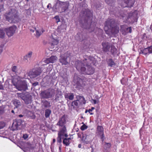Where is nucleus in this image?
<instances>
[{
    "label": "nucleus",
    "mask_w": 152,
    "mask_h": 152,
    "mask_svg": "<svg viewBox=\"0 0 152 152\" xmlns=\"http://www.w3.org/2000/svg\"><path fill=\"white\" fill-rule=\"evenodd\" d=\"M104 29L106 34L110 36L111 34L115 35L118 33L119 28L114 19H108L105 21Z\"/></svg>",
    "instance_id": "f257e3e1"
},
{
    "label": "nucleus",
    "mask_w": 152,
    "mask_h": 152,
    "mask_svg": "<svg viewBox=\"0 0 152 152\" xmlns=\"http://www.w3.org/2000/svg\"><path fill=\"white\" fill-rule=\"evenodd\" d=\"M6 20L10 23H16L18 22L19 16L18 12L14 8L11 9L4 14Z\"/></svg>",
    "instance_id": "f03ea898"
},
{
    "label": "nucleus",
    "mask_w": 152,
    "mask_h": 152,
    "mask_svg": "<svg viewBox=\"0 0 152 152\" xmlns=\"http://www.w3.org/2000/svg\"><path fill=\"white\" fill-rule=\"evenodd\" d=\"M76 68L77 70L80 71L82 74L91 75L94 72V69L93 67L87 63L83 64L80 61L76 64Z\"/></svg>",
    "instance_id": "7ed1b4c3"
},
{
    "label": "nucleus",
    "mask_w": 152,
    "mask_h": 152,
    "mask_svg": "<svg viewBox=\"0 0 152 152\" xmlns=\"http://www.w3.org/2000/svg\"><path fill=\"white\" fill-rule=\"evenodd\" d=\"M12 83L16 88L19 91H25L27 88V85L25 81L18 80L14 78Z\"/></svg>",
    "instance_id": "20e7f679"
},
{
    "label": "nucleus",
    "mask_w": 152,
    "mask_h": 152,
    "mask_svg": "<svg viewBox=\"0 0 152 152\" xmlns=\"http://www.w3.org/2000/svg\"><path fill=\"white\" fill-rule=\"evenodd\" d=\"M55 94L54 89L50 88L41 91L40 96L41 99H48L53 96Z\"/></svg>",
    "instance_id": "39448f33"
},
{
    "label": "nucleus",
    "mask_w": 152,
    "mask_h": 152,
    "mask_svg": "<svg viewBox=\"0 0 152 152\" xmlns=\"http://www.w3.org/2000/svg\"><path fill=\"white\" fill-rule=\"evenodd\" d=\"M42 72V70L41 68H34L28 72V75L31 77L34 78L40 75Z\"/></svg>",
    "instance_id": "423d86ee"
},
{
    "label": "nucleus",
    "mask_w": 152,
    "mask_h": 152,
    "mask_svg": "<svg viewBox=\"0 0 152 152\" xmlns=\"http://www.w3.org/2000/svg\"><path fill=\"white\" fill-rule=\"evenodd\" d=\"M25 123L24 121L20 119L15 120L12 124V128L13 130L18 129V128H20V126L22 127V125Z\"/></svg>",
    "instance_id": "0eeeda50"
},
{
    "label": "nucleus",
    "mask_w": 152,
    "mask_h": 152,
    "mask_svg": "<svg viewBox=\"0 0 152 152\" xmlns=\"http://www.w3.org/2000/svg\"><path fill=\"white\" fill-rule=\"evenodd\" d=\"M17 28V27L13 25L8 28H5L4 30L7 35L9 37H11L15 33Z\"/></svg>",
    "instance_id": "6e6552de"
},
{
    "label": "nucleus",
    "mask_w": 152,
    "mask_h": 152,
    "mask_svg": "<svg viewBox=\"0 0 152 152\" xmlns=\"http://www.w3.org/2000/svg\"><path fill=\"white\" fill-rule=\"evenodd\" d=\"M97 135L100 136L102 142L104 140V128L102 126H98L96 128Z\"/></svg>",
    "instance_id": "1a4fd4ad"
},
{
    "label": "nucleus",
    "mask_w": 152,
    "mask_h": 152,
    "mask_svg": "<svg viewBox=\"0 0 152 152\" xmlns=\"http://www.w3.org/2000/svg\"><path fill=\"white\" fill-rule=\"evenodd\" d=\"M76 88L80 89H83L86 85V82L81 78L78 77L76 83Z\"/></svg>",
    "instance_id": "9d476101"
},
{
    "label": "nucleus",
    "mask_w": 152,
    "mask_h": 152,
    "mask_svg": "<svg viewBox=\"0 0 152 152\" xmlns=\"http://www.w3.org/2000/svg\"><path fill=\"white\" fill-rule=\"evenodd\" d=\"M67 116L65 115H63L59 120V121L57 124V125L60 127H64L66 126L65 124L66 123V119Z\"/></svg>",
    "instance_id": "9b49d317"
},
{
    "label": "nucleus",
    "mask_w": 152,
    "mask_h": 152,
    "mask_svg": "<svg viewBox=\"0 0 152 152\" xmlns=\"http://www.w3.org/2000/svg\"><path fill=\"white\" fill-rule=\"evenodd\" d=\"M121 31L122 34L125 35L128 33L132 32V28L131 27H127L126 26L122 25L121 26Z\"/></svg>",
    "instance_id": "f8f14e48"
},
{
    "label": "nucleus",
    "mask_w": 152,
    "mask_h": 152,
    "mask_svg": "<svg viewBox=\"0 0 152 152\" xmlns=\"http://www.w3.org/2000/svg\"><path fill=\"white\" fill-rule=\"evenodd\" d=\"M67 54L65 53L61 56V58L59 59V61L62 65H67L69 64L68 62L67 61Z\"/></svg>",
    "instance_id": "ddd939ff"
},
{
    "label": "nucleus",
    "mask_w": 152,
    "mask_h": 152,
    "mask_svg": "<svg viewBox=\"0 0 152 152\" xmlns=\"http://www.w3.org/2000/svg\"><path fill=\"white\" fill-rule=\"evenodd\" d=\"M81 14H83V16L87 19H90L91 16H92V14L90 11L88 9H85L81 12Z\"/></svg>",
    "instance_id": "4468645a"
},
{
    "label": "nucleus",
    "mask_w": 152,
    "mask_h": 152,
    "mask_svg": "<svg viewBox=\"0 0 152 152\" xmlns=\"http://www.w3.org/2000/svg\"><path fill=\"white\" fill-rule=\"evenodd\" d=\"M124 3V5L121 4L122 7H131L133 6L134 3L132 0H123L122 3Z\"/></svg>",
    "instance_id": "2eb2a0df"
},
{
    "label": "nucleus",
    "mask_w": 152,
    "mask_h": 152,
    "mask_svg": "<svg viewBox=\"0 0 152 152\" xmlns=\"http://www.w3.org/2000/svg\"><path fill=\"white\" fill-rule=\"evenodd\" d=\"M102 50L104 52L109 51L111 46L110 44L108 42H104L102 43Z\"/></svg>",
    "instance_id": "dca6fc26"
},
{
    "label": "nucleus",
    "mask_w": 152,
    "mask_h": 152,
    "mask_svg": "<svg viewBox=\"0 0 152 152\" xmlns=\"http://www.w3.org/2000/svg\"><path fill=\"white\" fill-rule=\"evenodd\" d=\"M67 129L66 126L62 127L59 131L58 133V135L61 136H65L66 137H67L68 136L66 133Z\"/></svg>",
    "instance_id": "f3484780"
},
{
    "label": "nucleus",
    "mask_w": 152,
    "mask_h": 152,
    "mask_svg": "<svg viewBox=\"0 0 152 152\" xmlns=\"http://www.w3.org/2000/svg\"><path fill=\"white\" fill-rule=\"evenodd\" d=\"M59 4L62 7V10L65 11L68 8L69 3L68 1L65 2L59 1Z\"/></svg>",
    "instance_id": "a211bd4d"
},
{
    "label": "nucleus",
    "mask_w": 152,
    "mask_h": 152,
    "mask_svg": "<svg viewBox=\"0 0 152 152\" xmlns=\"http://www.w3.org/2000/svg\"><path fill=\"white\" fill-rule=\"evenodd\" d=\"M25 97L23 100L26 104H28L31 102V96L29 94L27 93Z\"/></svg>",
    "instance_id": "6ab92c4d"
},
{
    "label": "nucleus",
    "mask_w": 152,
    "mask_h": 152,
    "mask_svg": "<svg viewBox=\"0 0 152 152\" xmlns=\"http://www.w3.org/2000/svg\"><path fill=\"white\" fill-rule=\"evenodd\" d=\"M33 54V52L31 51H29L23 58V60L26 62L28 61V59H30L31 57Z\"/></svg>",
    "instance_id": "aec40b11"
},
{
    "label": "nucleus",
    "mask_w": 152,
    "mask_h": 152,
    "mask_svg": "<svg viewBox=\"0 0 152 152\" xmlns=\"http://www.w3.org/2000/svg\"><path fill=\"white\" fill-rule=\"evenodd\" d=\"M64 97L66 99H69L72 100L74 99V95L73 93H66L64 94Z\"/></svg>",
    "instance_id": "412c9836"
},
{
    "label": "nucleus",
    "mask_w": 152,
    "mask_h": 152,
    "mask_svg": "<svg viewBox=\"0 0 152 152\" xmlns=\"http://www.w3.org/2000/svg\"><path fill=\"white\" fill-rule=\"evenodd\" d=\"M71 140V138L70 137L67 138L65 137L64 138L63 141V143L64 145L66 146L69 145L70 143V140Z\"/></svg>",
    "instance_id": "4be33fe9"
},
{
    "label": "nucleus",
    "mask_w": 152,
    "mask_h": 152,
    "mask_svg": "<svg viewBox=\"0 0 152 152\" xmlns=\"http://www.w3.org/2000/svg\"><path fill=\"white\" fill-rule=\"evenodd\" d=\"M77 99L78 101L80 102V104H85L86 103V100L83 96H78Z\"/></svg>",
    "instance_id": "5701e85b"
},
{
    "label": "nucleus",
    "mask_w": 152,
    "mask_h": 152,
    "mask_svg": "<svg viewBox=\"0 0 152 152\" xmlns=\"http://www.w3.org/2000/svg\"><path fill=\"white\" fill-rule=\"evenodd\" d=\"M88 20H85L84 21V23L83 24H81L82 25V27L83 28L86 29H89L90 26V25L88 23Z\"/></svg>",
    "instance_id": "b1692460"
},
{
    "label": "nucleus",
    "mask_w": 152,
    "mask_h": 152,
    "mask_svg": "<svg viewBox=\"0 0 152 152\" xmlns=\"http://www.w3.org/2000/svg\"><path fill=\"white\" fill-rule=\"evenodd\" d=\"M13 104L15 106V108H18L21 105L20 102L17 99H15L13 101Z\"/></svg>",
    "instance_id": "393cba45"
},
{
    "label": "nucleus",
    "mask_w": 152,
    "mask_h": 152,
    "mask_svg": "<svg viewBox=\"0 0 152 152\" xmlns=\"http://www.w3.org/2000/svg\"><path fill=\"white\" fill-rule=\"evenodd\" d=\"M51 42V47H53L55 45H57L59 41L57 39L53 38Z\"/></svg>",
    "instance_id": "a878e982"
},
{
    "label": "nucleus",
    "mask_w": 152,
    "mask_h": 152,
    "mask_svg": "<svg viewBox=\"0 0 152 152\" xmlns=\"http://www.w3.org/2000/svg\"><path fill=\"white\" fill-rule=\"evenodd\" d=\"M110 52L113 55H114L117 53V49L114 45H111Z\"/></svg>",
    "instance_id": "bb28decb"
},
{
    "label": "nucleus",
    "mask_w": 152,
    "mask_h": 152,
    "mask_svg": "<svg viewBox=\"0 0 152 152\" xmlns=\"http://www.w3.org/2000/svg\"><path fill=\"white\" fill-rule=\"evenodd\" d=\"M51 111L50 110L47 109L45 110V116L46 118H48L50 117Z\"/></svg>",
    "instance_id": "cd10ccee"
},
{
    "label": "nucleus",
    "mask_w": 152,
    "mask_h": 152,
    "mask_svg": "<svg viewBox=\"0 0 152 152\" xmlns=\"http://www.w3.org/2000/svg\"><path fill=\"white\" fill-rule=\"evenodd\" d=\"M77 100H74L72 102L71 105L73 107V108H75L78 107V102Z\"/></svg>",
    "instance_id": "c85d7f7f"
},
{
    "label": "nucleus",
    "mask_w": 152,
    "mask_h": 152,
    "mask_svg": "<svg viewBox=\"0 0 152 152\" xmlns=\"http://www.w3.org/2000/svg\"><path fill=\"white\" fill-rule=\"evenodd\" d=\"M107 63L108 65L111 67H112L113 66L115 65L114 61L112 58H110L108 60Z\"/></svg>",
    "instance_id": "c756f323"
},
{
    "label": "nucleus",
    "mask_w": 152,
    "mask_h": 152,
    "mask_svg": "<svg viewBox=\"0 0 152 152\" xmlns=\"http://www.w3.org/2000/svg\"><path fill=\"white\" fill-rule=\"evenodd\" d=\"M26 94L27 93H17V96L18 97H20L23 100L24 98V97H25V96Z\"/></svg>",
    "instance_id": "7c9ffc66"
},
{
    "label": "nucleus",
    "mask_w": 152,
    "mask_h": 152,
    "mask_svg": "<svg viewBox=\"0 0 152 152\" xmlns=\"http://www.w3.org/2000/svg\"><path fill=\"white\" fill-rule=\"evenodd\" d=\"M36 31V36L37 37H39L42 33L45 31L42 28V32L41 31L39 32L38 30H37L36 28H35Z\"/></svg>",
    "instance_id": "2f4dec72"
},
{
    "label": "nucleus",
    "mask_w": 152,
    "mask_h": 152,
    "mask_svg": "<svg viewBox=\"0 0 152 152\" xmlns=\"http://www.w3.org/2000/svg\"><path fill=\"white\" fill-rule=\"evenodd\" d=\"M51 63H53L55 62L57 59V57L55 56H52L49 58Z\"/></svg>",
    "instance_id": "473e14b6"
},
{
    "label": "nucleus",
    "mask_w": 152,
    "mask_h": 152,
    "mask_svg": "<svg viewBox=\"0 0 152 152\" xmlns=\"http://www.w3.org/2000/svg\"><path fill=\"white\" fill-rule=\"evenodd\" d=\"M43 104L45 107H50V102H49L47 100H45L44 101Z\"/></svg>",
    "instance_id": "72a5a7b5"
},
{
    "label": "nucleus",
    "mask_w": 152,
    "mask_h": 152,
    "mask_svg": "<svg viewBox=\"0 0 152 152\" xmlns=\"http://www.w3.org/2000/svg\"><path fill=\"white\" fill-rule=\"evenodd\" d=\"M104 148L106 149L109 148L111 147V143H110L104 142Z\"/></svg>",
    "instance_id": "f704fd0d"
},
{
    "label": "nucleus",
    "mask_w": 152,
    "mask_h": 152,
    "mask_svg": "<svg viewBox=\"0 0 152 152\" xmlns=\"http://www.w3.org/2000/svg\"><path fill=\"white\" fill-rule=\"evenodd\" d=\"M87 136L86 134H82V140L83 142H87L88 141L86 140Z\"/></svg>",
    "instance_id": "c9c22d12"
},
{
    "label": "nucleus",
    "mask_w": 152,
    "mask_h": 152,
    "mask_svg": "<svg viewBox=\"0 0 152 152\" xmlns=\"http://www.w3.org/2000/svg\"><path fill=\"white\" fill-rule=\"evenodd\" d=\"M152 45L150 46L147 47V50L148 52V53H152Z\"/></svg>",
    "instance_id": "e433bc0d"
},
{
    "label": "nucleus",
    "mask_w": 152,
    "mask_h": 152,
    "mask_svg": "<svg viewBox=\"0 0 152 152\" xmlns=\"http://www.w3.org/2000/svg\"><path fill=\"white\" fill-rule=\"evenodd\" d=\"M5 35V33L3 30L0 29V37L3 38Z\"/></svg>",
    "instance_id": "4c0bfd02"
},
{
    "label": "nucleus",
    "mask_w": 152,
    "mask_h": 152,
    "mask_svg": "<svg viewBox=\"0 0 152 152\" xmlns=\"http://www.w3.org/2000/svg\"><path fill=\"white\" fill-rule=\"evenodd\" d=\"M62 137L58 135V137L57 138V141L58 143H61L62 142L61 139Z\"/></svg>",
    "instance_id": "58836bf2"
},
{
    "label": "nucleus",
    "mask_w": 152,
    "mask_h": 152,
    "mask_svg": "<svg viewBox=\"0 0 152 152\" xmlns=\"http://www.w3.org/2000/svg\"><path fill=\"white\" fill-rule=\"evenodd\" d=\"M5 125L4 122L3 121L0 122V129L3 128Z\"/></svg>",
    "instance_id": "ea45409f"
},
{
    "label": "nucleus",
    "mask_w": 152,
    "mask_h": 152,
    "mask_svg": "<svg viewBox=\"0 0 152 152\" xmlns=\"http://www.w3.org/2000/svg\"><path fill=\"white\" fill-rule=\"evenodd\" d=\"M12 70L13 72L15 73L17 72L18 71L17 67V66H12Z\"/></svg>",
    "instance_id": "a19ab883"
},
{
    "label": "nucleus",
    "mask_w": 152,
    "mask_h": 152,
    "mask_svg": "<svg viewBox=\"0 0 152 152\" xmlns=\"http://www.w3.org/2000/svg\"><path fill=\"white\" fill-rule=\"evenodd\" d=\"M106 3L108 4H110L113 2L114 0H104Z\"/></svg>",
    "instance_id": "79ce46f5"
},
{
    "label": "nucleus",
    "mask_w": 152,
    "mask_h": 152,
    "mask_svg": "<svg viewBox=\"0 0 152 152\" xmlns=\"http://www.w3.org/2000/svg\"><path fill=\"white\" fill-rule=\"evenodd\" d=\"M44 62L45 64H47L51 63L49 58L46 59L44 61Z\"/></svg>",
    "instance_id": "37998d69"
},
{
    "label": "nucleus",
    "mask_w": 152,
    "mask_h": 152,
    "mask_svg": "<svg viewBox=\"0 0 152 152\" xmlns=\"http://www.w3.org/2000/svg\"><path fill=\"white\" fill-rule=\"evenodd\" d=\"M147 50V48H145L144 49L142 50L143 52V54L144 55H146L148 53V52Z\"/></svg>",
    "instance_id": "c03bdc74"
},
{
    "label": "nucleus",
    "mask_w": 152,
    "mask_h": 152,
    "mask_svg": "<svg viewBox=\"0 0 152 152\" xmlns=\"http://www.w3.org/2000/svg\"><path fill=\"white\" fill-rule=\"evenodd\" d=\"M54 18L56 19V22L57 23H58V22H59L60 21V19L59 16H58L56 15L55 17Z\"/></svg>",
    "instance_id": "a18cd8bd"
},
{
    "label": "nucleus",
    "mask_w": 152,
    "mask_h": 152,
    "mask_svg": "<svg viewBox=\"0 0 152 152\" xmlns=\"http://www.w3.org/2000/svg\"><path fill=\"white\" fill-rule=\"evenodd\" d=\"M87 128V126L85 125H82L81 127V129L82 130H84Z\"/></svg>",
    "instance_id": "49530a36"
},
{
    "label": "nucleus",
    "mask_w": 152,
    "mask_h": 152,
    "mask_svg": "<svg viewBox=\"0 0 152 152\" xmlns=\"http://www.w3.org/2000/svg\"><path fill=\"white\" fill-rule=\"evenodd\" d=\"M22 137L24 139L26 140L28 138V136L27 134H23Z\"/></svg>",
    "instance_id": "de8ad7c7"
},
{
    "label": "nucleus",
    "mask_w": 152,
    "mask_h": 152,
    "mask_svg": "<svg viewBox=\"0 0 152 152\" xmlns=\"http://www.w3.org/2000/svg\"><path fill=\"white\" fill-rule=\"evenodd\" d=\"M121 82L123 85H124L125 84V81L124 78H123L121 80Z\"/></svg>",
    "instance_id": "09e8293b"
},
{
    "label": "nucleus",
    "mask_w": 152,
    "mask_h": 152,
    "mask_svg": "<svg viewBox=\"0 0 152 152\" xmlns=\"http://www.w3.org/2000/svg\"><path fill=\"white\" fill-rule=\"evenodd\" d=\"M4 108L0 109V114H3L4 113Z\"/></svg>",
    "instance_id": "8fccbe9b"
},
{
    "label": "nucleus",
    "mask_w": 152,
    "mask_h": 152,
    "mask_svg": "<svg viewBox=\"0 0 152 152\" xmlns=\"http://www.w3.org/2000/svg\"><path fill=\"white\" fill-rule=\"evenodd\" d=\"M94 59V58L92 57H89V58L87 59H85V60L86 61L87 60V62H89V61L91 60V59Z\"/></svg>",
    "instance_id": "3c124183"
},
{
    "label": "nucleus",
    "mask_w": 152,
    "mask_h": 152,
    "mask_svg": "<svg viewBox=\"0 0 152 152\" xmlns=\"http://www.w3.org/2000/svg\"><path fill=\"white\" fill-rule=\"evenodd\" d=\"M38 84L39 83L38 82H36L33 83V85L35 86L38 85Z\"/></svg>",
    "instance_id": "603ef678"
},
{
    "label": "nucleus",
    "mask_w": 152,
    "mask_h": 152,
    "mask_svg": "<svg viewBox=\"0 0 152 152\" xmlns=\"http://www.w3.org/2000/svg\"><path fill=\"white\" fill-rule=\"evenodd\" d=\"M92 111L90 109H89L88 110V113L90 114V115H92L93 114V113H91V112Z\"/></svg>",
    "instance_id": "864d4df0"
},
{
    "label": "nucleus",
    "mask_w": 152,
    "mask_h": 152,
    "mask_svg": "<svg viewBox=\"0 0 152 152\" xmlns=\"http://www.w3.org/2000/svg\"><path fill=\"white\" fill-rule=\"evenodd\" d=\"M93 103L94 104H96V101L95 99H93Z\"/></svg>",
    "instance_id": "5fc2aeb1"
},
{
    "label": "nucleus",
    "mask_w": 152,
    "mask_h": 152,
    "mask_svg": "<svg viewBox=\"0 0 152 152\" xmlns=\"http://www.w3.org/2000/svg\"><path fill=\"white\" fill-rule=\"evenodd\" d=\"M3 87L2 85L0 84V90L3 89Z\"/></svg>",
    "instance_id": "6e6d98bb"
},
{
    "label": "nucleus",
    "mask_w": 152,
    "mask_h": 152,
    "mask_svg": "<svg viewBox=\"0 0 152 152\" xmlns=\"http://www.w3.org/2000/svg\"><path fill=\"white\" fill-rule=\"evenodd\" d=\"M139 53L140 54H143V51L142 50H140V52Z\"/></svg>",
    "instance_id": "4d7b16f0"
},
{
    "label": "nucleus",
    "mask_w": 152,
    "mask_h": 152,
    "mask_svg": "<svg viewBox=\"0 0 152 152\" xmlns=\"http://www.w3.org/2000/svg\"><path fill=\"white\" fill-rule=\"evenodd\" d=\"M56 142V139H53V144L54 143Z\"/></svg>",
    "instance_id": "13d9d810"
},
{
    "label": "nucleus",
    "mask_w": 152,
    "mask_h": 152,
    "mask_svg": "<svg viewBox=\"0 0 152 152\" xmlns=\"http://www.w3.org/2000/svg\"><path fill=\"white\" fill-rule=\"evenodd\" d=\"M92 111H93V110H94L95 109V108L94 107H91V108L90 109Z\"/></svg>",
    "instance_id": "bf43d9fd"
},
{
    "label": "nucleus",
    "mask_w": 152,
    "mask_h": 152,
    "mask_svg": "<svg viewBox=\"0 0 152 152\" xmlns=\"http://www.w3.org/2000/svg\"><path fill=\"white\" fill-rule=\"evenodd\" d=\"M23 116V115H19V117H22Z\"/></svg>",
    "instance_id": "052dcab7"
},
{
    "label": "nucleus",
    "mask_w": 152,
    "mask_h": 152,
    "mask_svg": "<svg viewBox=\"0 0 152 152\" xmlns=\"http://www.w3.org/2000/svg\"><path fill=\"white\" fill-rule=\"evenodd\" d=\"M81 144H79L78 145V147L79 148H80L81 147Z\"/></svg>",
    "instance_id": "680f3d73"
},
{
    "label": "nucleus",
    "mask_w": 152,
    "mask_h": 152,
    "mask_svg": "<svg viewBox=\"0 0 152 152\" xmlns=\"http://www.w3.org/2000/svg\"><path fill=\"white\" fill-rule=\"evenodd\" d=\"M88 112V110H86L85 111V113H86Z\"/></svg>",
    "instance_id": "e2e57ef3"
},
{
    "label": "nucleus",
    "mask_w": 152,
    "mask_h": 152,
    "mask_svg": "<svg viewBox=\"0 0 152 152\" xmlns=\"http://www.w3.org/2000/svg\"><path fill=\"white\" fill-rule=\"evenodd\" d=\"M59 150H60V151H61V146H60L59 147Z\"/></svg>",
    "instance_id": "0e129e2a"
},
{
    "label": "nucleus",
    "mask_w": 152,
    "mask_h": 152,
    "mask_svg": "<svg viewBox=\"0 0 152 152\" xmlns=\"http://www.w3.org/2000/svg\"><path fill=\"white\" fill-rule=\"evenodd\" d=\"M1 7L0 6V12L1 11Z\"/></svg>",
    "instance_id": "69168bd1"
},
{
    "label": "nucleus",
    "mask_w": 152,
    "mask_h": 152,
    "mask_svg": "<svg viewBox=\"0 0 152 152\" xmlns=\"http://www.w3.org/2000/svg\"><path fill=\"white\" fill-rule=\"evenodd\" d=\"M11 112L12 113H14V111L13 110H12V111H11Z\"/></svg>",
    "instance_id": "338daca9"
},
{
    "label": "nucleus",
    "mask_w": 152,
    "mask_h": 152,
    "mask_svg": "<svg viewBox=\"0 0 152 152\" xmlns=\"http://www.w3.org/2000/svg\"><path fill=\"white\" fill-rule=\"evenodd\" d=\"M49 5H48L47 7L48 8H49Z\"/></svg>",
    "instance_id": "774afa93"
}]
</instances>
